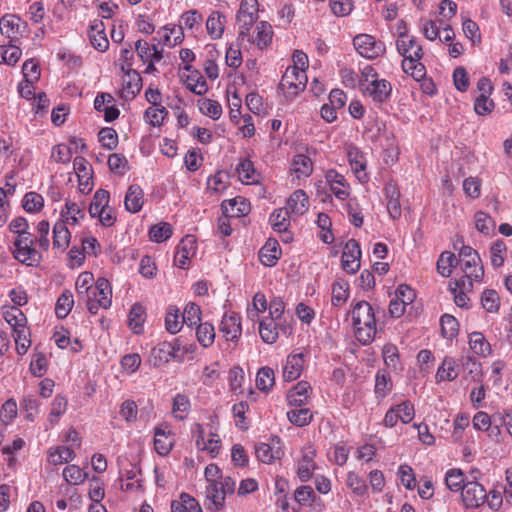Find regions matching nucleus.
I'll return each mask as SVG.
<instances>
[{"instance_id":"24","label":"nucleus","mask_w":512,"mask_h":512,"mask_svg":"<svg viewBox=\"0 0 512 512\" xmlns=\"http://www.w3.org/2000/svg\"><path fill=\"white\" fill-rule=\"evenodd\" d=\"M221 207L223 214L231 217H241L249 211V204L241 197L224 200Z\"/></svg>"},{"instance_id":"9","label":"nucleus","mask_w":512,"mask_h":512,"mask_svg":"<svg viewBox=\"0 0 512 512\" xmlns=\"http://www.w3.org/2000/svg\"><path fill=\"white\" fill-rule=\"evenodd\" d=\"M256 457L259 461L271 464L280 460L284 455L282 441L278 436L271 437L268 442H262L255 446Z\"/></svg>"},{"instance_id":"4","label":"nucleus","mask_w":512,"mask_h":512,"mask_svg":"<svg viewBox=\"0 0 512 512\" xmlns=\"http://www.w3.org/2000/svg\"><path fill=\"white\" fill-rule=\"evenodd\" d=\"M112 290L105 278H98L96 285L90 290L86 298V306L91 314H96L99 308L107 309L111 306Z\"/></svg>"},{"instance_id":"64","label":"nucleus","mask_w":512,"mask_h":512,"mask_svg":"<svg viewBox=\"0 0 512 512\" xmlns=\"http://www.w3.org/2000/svg\"><path fill=\"white\" fill-rule=\"evenodd\" d=\"M475 226L478 231L484 234H489L494 230V220L485 212L478 211L475 213Z\"/></svg>"},{"instance_id":"63","label":"nucleus","mask_w":512,"mask_h":512,"mask_svg":"<svg viewBox=\"0 0 512 512\" xmlns=\"http://www.w3.org/2000/svg\"><path fill=\"white\" fill-rule=\"evenodd\" d=\"M20 27V18L13 14H6L0 20V30L2 34L7 35L8 37L11 34L18 31Z\"/></svg>"},{"instance_id":"21","label":"nucleus","mask_w":512,"mask_h":512,"mask_svg":"<svg viewBox=\"0 0 512 512\" xmlns=\"http://www.w3.org/2000/svg\"><path fill=\"white\" fill-rule=\"evenodd\" d=\"M144 204V191L139 185L129 186L125 199L124 205L127 211L131 213L139 212Z\"/></svg>"},{"instance_id":"54","label":"nucleus","mask_w":512,"mask_h":512,"mask_svg":"<svg viewBox=\"0 0 512 512\" xmlns=\"http://www.w3.org/2000/svg\"><path fill=\"white\" fill-rule=\"evenodd\" d=\"M348 158H349V163H350L351 169L356 174L357 178L360 181H363V182L366 181L367 180V175L365 173L366 163L363 159V156L359 155V153L357 151H355V152L350 151L348 153Z\"/></svg>"},{"instance_id":"18","label":"nucleus","mask_w":512,"mask_h":512,"mask_svg":"<svg viewBox=\"0 0 512 512\" xmlns=\"http://www.w3.org/2000/svg\"><path fill=\"white\" fill-rule=\"evenodd\" d=\"M88 35L96 50L105 52L108 49L109 41L105 33V25L101 20L96 19L91 23Z\"/></svg>"},{"instance_id":"48","label":"nucleus","mask_w":512,"mask_h":512,"mask_svg":"<svg viewBox=\"0 0 512 512\" xmlns=\"http://www.w3.org/2000/svg\"><path fill=\"white\" fill-rule=\"evenodd\" d=\"M75 452L69 448L60 446L49 450V461L54 465L68 463L75 458Z\"/></svg>"},{"instance_id":"57","label":"nucleus","mask_w":512,"mask_h":512,"mask_svg":"<svg viewBox=\"0 0 512 512\" xmlns=\"http://www.w3.org/2000/svg\"><path fill=\"white\" fill-rule=\"evenodd\" d=\"M441 332L442 335L447 339L454 338L458 333V321L457 319L449 314H445L441 317Z\"/></svg>"},{"instance_id":"22","label":"nucleus","mask_w":512,"mask_h":512,"mask_svg":"<svg viewBox=\"0 0 512 512\" xmlns=\"http://www.w3.org/2000/svg\"><path fill=\"white\" fill-rule=\"evenodd\" d=\"M190 74L181 76L183 84L192 93L202 96L208 91V85L204 77L197 70L189 71Z\"/></svg>"},{"instance_id":"6","label":"nucleus","mask_w":512,"mask_h":512,"mask_svg":"<svg viewBox=\"0 0 512 512\" xmlns=\"http://www.w3.org/2000/svg\"><path fill=\"white\" fill-rule=\"evenodd\" d=\"M306 83V72L298 71L296 68H287L279 83V89L287 98L292 99L304 91Z\"/></svg>"},{"instance_id":"2","label":"nucleus","mask_w":512,"mask_h":512,"mask_svg":"<svg viewBox=\"0 0 512 512\" xmlns=\"http://www.w3.org/2000/svg\"><path fill=\"white\" fill-rule=\"evenodd\" d=\"M352 324L357 340L370 344L376 335V319L372 306L367 301L357 302L352 311Z\"/></svg>"},{"instance_id":"58","label":"nucleus","mask_w":512,"mask_h":512,"mask_svg":"<svg viewBox=\"0 0 512 512\" xmlns=\"http://www.w3.org/2000/svg\"><path fill=\"white\" fill-rule=\"evenodd\" d=\"M92 281L93 275L89 272L81 273L76 280L75 286L77 293L84 301L88 297L90 290L93 289V286L91 285Z\"/></svg>"},{"instance_id":"61","label":"nucleus","mask_w":512,"mask_h":512,"mask_svg":"<svg viewBox=\"0 0 512 512\" xmlns=\"http://www.w3.org/2000/svg\"><path fill=\"white\" fill-rule=\"evenodd\" d=\"M44 205L43 197L36 192H28L23 199V208L29 213L39 212Z\"/></svg>"},{"instance_id":"60","label":"nucleus","mask_w":512,"mask_h":512,"mask_svg":"<svg viewBox=\"0 0 512 512\" xmlns=\"http://www.w3.org/2000/svg\"><path fill=\"white\" fill-rule=\"evenodd\" d=\"M446 486L451 491H462L464 488V474L459 469H451L446 473L445 477Z\"/></svg>"},{"instance_id":"42","label":"nucleus","mask_w":512,"mask_h":512,"mask_svg":"<svg viewBox=\"0 0 512 512\" xmlns=\"http://www.w3.org/2000/svg\"><path fill=\"white\" fill-rule=\"evenodd\" d=\"M146 318L145 308L141 304H134L129 314V326L134 333H140L142 330L143 323Z\"/></svg>"},{"instance_id":"5","label":"nucleus","mask_w":512,"mask_h":512,"mask_svg":"<svg viewBox=\"0 0 512 512\" xmlns=\"http://www.w3.org/2000/svg\"><path fill=\"white\" fill-rule=\"evenodd\" d=\"M258 6L257 0H242L236 15L238 39L249 37L251 27L258 19Z\"/></svg>"},{"instance_id":"59","label":"nucleus","mask_w":512,"mask_h":512,"mask_svg":"<svg viewBox=\"0 0 512 512\" xmlns=\"http://www.w3.org/2000/svg\"><path fill=\"white\" fill-rule=\"evenodd\" d=\"M98 137L102 147L107 150H113L118 145V135L113 128H102L98 133Z\"/></svg>"},{"instance_id":"35","label":"nucleus","mask_w":512,"mask_h":512,"mask_svg":"<svg viewBox=\"0 0 512 512\" xmlns=\"http://www.w3.org/2000/svg\"><path fill=\"white\" fill-rule=\"evenodd\" d=\"M70 231L64 222H56L53 227V246L57 249H66L70 242Z\"/></svg>"},{"instance_id":"23","label":"nucleus","mask_w":512,"mask_h":512,"mask_svg":"<svg viewBox=\"0 0 512 512\" xmlns=\"http://www.w3.org/2000/svg\"><path fill=\"white\" fill-rule=\"evenodd\" d=\"M384 192L387 199V210L393 219L401 216L400 193L396 184L389 182L385 185Z\"/></svg>"},{"instance_id":"40","label":"nucleus","mask_w":512,"mask_h":512,"mask_svg":"<svg viewBox=\"0 0 512 512\" xmlns=\"http://www.w3.org/2000/svg\"><path fill=\"white\" fill-rule=\"evenodd\" d=\"M239 179L246 184H254L258 182V175L254 169L252 161L249 159L242 160L237 166Z\"/></svg>"},{"instance_id":"39","label":"nucleus","mask_w":512,"mask_h":512,"mask_svg":"<svg viewBox=\"0 0 512 512\" xmlns=\"http://www.w3.org/2000/svg\"><path fill=\"white\" fill-rule=\"evenodd\" d=\"M290 211L287 208L275 210L269 218L272 228L277 232H285L290 224Z\"/></svg>"},{"instance_id":"56","label":"nucleus","mask_w":512,"mask_h":512,"mask_svg":"<svg viewBox=\"0 0 512 512\" xmlns=\"http://www.w3.org/2000/svg\"><path fill=\"white\" fill-rule=\"evenodd\" d=\"M259 334L265 343L272 344L276 342L278 332L276 330L274 320H262L259 324Z\"/></svg>"},{"instance_id":"51","label":"nucleus","mask_w":512,"mask_h":512,"mask_svg":"<svg viewBox=\"0 0 512 512\" xmlns=\"http://www.w3.org/2000/svg\"><path fill=\"white\" fill-rule=\"evenodd\" d=\"M199 110L202 114L217 120L221 117L222 107L218 101L212 99H200L197 102Z\"/></svg>"},{"instance_id":"19","label":"nucleus","mask_w":512,"mask_h":512,"mask_svg":"<svg viewBox=\"0 0 512 512\" xmlns=\"http://www.w3.org/2000/svg\"><path fill=\"white\" fill-rule=\"evenodd\" d=\"M311 386L306 381L298 382L287 394V401L291 407H302L307 403Z\"/></svg>"},{"instance_id":"33","label":"nucleus","mask_w":512,"mask_h":512,"mask_svg":"<svg viewBox=\"0 0 512 512\" xmlns=\"http://www.w3.org/2000/svg\"><path fill=\"white\" fill-rule=\"evenodd\" d=\"M3 317L16 333L18 328H26V316L18 307H10L3 311Z\"/></svg>"},{"instance_id":"62","label":"nucleus","mask_w":512,"mask_h":512,"mask_svg":"<svg viewBox=\"0 0 512 512\" xmlns=\"http://www.w3.org/2000/svg\"><path fill=\"white\" fill-rule=\"evenodd\" d=\"M149 235L150 238L157 243L164 242L171 237L172 227L169 223L166 222L154 225L151 227Z\"/></svg>"},{"instance_id":"16","label":"nucleus","mask_w":512,"mask_h":512,"mask_svg":"<svg viewBox=\"0 0 512 512\" xmlns=\"http://www.w3.org/2000/svg\"><path fill=\"white\" fill-rule=\"evenodd\" d=\"M196 252V240L194 236L187 235L178 245V250L174 257L175 265L184 269L191 256Z\"/></svg>"},{"instance_id":"13","label":"nucleus","mask_w":512,"mask_h":512,"mask_svg":"<svg viewBox=\"0 0 512 512\" xmlns=\"http://www.w3.org/2000/svg\"><path fill=\"white\" fill-rule=\"evenodd\" d=\"M295 501L301 506H309L314 511H322L324 509L323 501L316 496L311 486H299L294 492Z\"/></svg>"},{"instance_id":"41","label":"nucleus","mask_w":512,"mask_h":512,"mask_svg":"<svg viewBox=\"0 0 512 512\" xmlns=\"http://www.w3.org/2000/svg\"><path fill=\"white\" fill-rule=\"evenodd\" d=\"M287 417L292 424L303 427L311 422L313 415L308 408L294 407L287 412Z\"/></svg>"},{"instance_id":"52","label":"nucleus","mask_w":512,"mask_h":512,"mask_svg":"<svg viewBox=\"0 0 512 512\" xmlns=\"http://www.w3.org/2000/svg\"><path fill=\"white\" fill-rule=\"evenodd\" d=\"M275 383L273 369L262 367L259 369L256 377V386L261 391H269Z\"/></svg>"},{"instance_id":"26","label":"nucleus","mask_w":512,"mask_h":512,"mask_svg":"<svg viewBox=\"0 0 512 512\" xmlns=\"http://www.w3.org/2000/svg\"><path fill=\"white\" fill-rule=\"evenodd\" d=\"M290 170L292 175L297 179L305 178L311 175L313 171V163L308 156L304 154H297L292 160Z\"/></svg>"},{"instance_id":"28","label":"nucleus","mask_w":512,"mask_h":512,"mask_svg":"<svg viewBox=\"0 0 512 512\" xmlns=\"http://www.w3.org/2000/svg\"><path fill=\"white\" fill-rule=\"evenodd\" d=\"M309 207V198L305 191L299 189L291 194L287 200V209L296 215L304 214Z\"/></svg>"},{"instance_id":"47","label":"nucleus","mask_w":512,"mask_h":512,"mask_svg":"<svg viewBox=\"0 0 512 512\" xmlns=\"http://www.w3.org/2000/svg\"><path fill=\"white\" fill-rule=\"evenodd\" d=\"M457 263V259L453 253L444 251L437 261V271L443 277H449L452 273V268H454Z\"/></svg>"},{"instance_id":"34","label":"nucleus","mask_w":512,"mask_h":512,"mask_svg":"<svg viewBox=\"0 0 512 512\" xmlns=\"http://www.w3.org/2000/svg\"><path fill=\"white\" fill-rule=\"evenodd\" d=\"M110 194L107 190L99 189L95 192L89 206V214L92 218L97 217L107 204H109Z\"/></svg>"},{"instance_id":"31","label":"nucleus","mask_w":512,"mask_h":512,"mask_svg":"<svg viewBox=\"0 0 512 512\" xmlns=\"http://www.w3.org/2000/svg\"><path fill=\"white\" fill-rule=\"evenodd\" d=\"M256 38L255 40H251L250 36L248 37L249 42L255 43L260 49L266 48L272 42L273 37V29L270 23L266 21H261L256 26Z\"/></svg>"},{"instance_id":"36","label":"nucleus","mask_w":512,"mask_h":512,"mask_svg":"<svg viewBox=\"0 0 512 512\" xmlns=\"http://www.w3.org/2000/svg\"><path fill=\"white\" fill-rule=\"evenodd\" d=\"M172 352L173 347L170 345V342L159 343L151 351V361L153 362L154 366L167 363L172 358Z\"/></svg>"},{"instance_id":"30","label":"nucleus","mask_w":512,"mask_h":512,"mask_svg":"<svg viewBox=\"0 0 512 512\" xmlns=\"http://www.w3.org/2000/svg\"><path fill=\"white\" fill-rule=\"evenodd\" d=\"M172 512H203L198 501L187 493H181L179 499L171 503Z\"/></svg>"},{"instance_id":"55","label":"nucleus","mask_w":512,"mask_h":512,"mask_svg":"<svg viewBox=\"0 0 512 512\" xmlns=\"http://www.w3.org/2000/svg\"><path fill=\"white\" fill-rule=\"evenodd\" d=\"M63 477L69 484L79 485L86 480L88 474L84 472L79 466L68 465L63 470Z\"/></svg>"},{"instance_id":"1","label":"nucleus","mask_w":512,"mask_h":512,"mask_svg":"<svg viewBox=\"0 0 512 512\" xmlns=\"http://www.w3.org/2000/svg\"><path fill=\"white\" fill-rule=\"evenodd\" d=\"M204 474L208 483L205 491L206 498L210 501L207 509L212 512L220 511L225 506L226 495H232L235 492L236 482L230 476L223 477L215 464L206 466Z\"/></svg>"},{"instance_id":"53","label":"nucleus","mask_w":512,"mask_h":512,"mask_svg":"<svg viewBox=\"0 0 512 512\" xmlns=\"http://www.w3.org/2000/svg\"><path fill=\"white\" fill-rule=\"evenodd\" d=\"M179 312V309L175 306H169L166 312L165 328L171 334L178 333L184 324L183 320L179 321Z\"/></svg>"},{"instance_id":"12","label":"nucleus","mask_w":512,"mask_h":512,"mask_svg":"<svg viewBox=\"0 0 512 512\" xmlns=\"http://www.w3.org/2000/svg\"><path fill=\"white\" fill-rule=\"evenodd\" d=\"M487 492L476 481L467 482L462 489V500L466 508H478L486 502Z\"/></svg>"},{"instance_id":"7","label":"nucleus","mask_w":512,"mask_h":512,"mask_svg":"<svg viewBox=\"0 0 512 512\" xmlns=\"http://www.w3.org/2000/svg\"><path fill=\"white\" fill-rule=\"evenodd\" d=\"M461 270L464 276L455 281V285L459 289H466L467 285L472 287L471 280L480 281L484 275L483 265L481 264V258L478 253H473L471 258L459 260Z\"/></svg>"},{"instance_id":"29","label":"nucleus","mask_w":512,"mask_h":512,"mask_svg":"<svg viewBox=\"0 0 512 512\" xmlns=\"http://www.w3.org/2000/svg\"><path fill=\"white\" fill-rule=\"evenodd\" d=\"M154 447L158 454L167 455L173 447V438L166 427H157L154 433Z\"/></svg>"},{"instance_id":"32","label":"nucleus","mask_w":512,"mask_h":512,"mask_svg":"<svg viewBox=\"0 0 512 512\" xmlns=\"http://www.w3.org/2000/svg\"><path fill=\"white\" fill-rule=\"evenodd\" d=\"M458 364L452 357L446 356L438 368L436 378L438 381H453L458 376Z\"/></svg>"},{"instance_id":"14","label":"nucleus","mask_w":512,"mask_h":512,"mask_svg":"<svg viewBox=\"0 0 512 512\" xmlns=\"http://www.w3.org/2000/svg\"><path fill=\"white\" fill-rule=\"evenodd\" d=\"M325 179L337 199L345 200L349 196L350 186L342 174L330 169L325 173Z\"/></svg>"},{"instance_id":"38","label":"nucleus","mask_w":512,"mask_h":512,"mask_svg":"<svg viewBox=\"0 0 512 512\" xmlns=\"http://www.w3.org/2000/svg\"><path fill=\"white\" fill-rule=\"evenodd\" d=\"M469 345L471 350L480 356H487L491 352L489 342L485 339L482 333L473 332L469 337Z\"/></svg>"},{"instance_id":"45","label":"nucleus","mask_w":512,"mask_h":512,"mask_svg":"<svg viewBox=\"0 0 512 512\" xmlns=\"http://www.w3.org/2000/svg\"><path fill=\"white\" fill-rule=\"evenodd\" d=\"M349 296V284L344 280H336L332 285V304L334 306L343 305Z\"/></svg>"},{"instance_id":"46","label":"nucleus","mask_w":512,"mask_h":512,"mask_svg":"<svg viewBox=\"0 0 512 512\" xmlns=\"http://www.w3.org/2000/svg\"><path fill=\"white\" fill-rule=\"evenodd\" d=\"M196 337L204 348L210 347L215 339L214 326L208 322L199 324L196 329Z\"/></svg>"},{"instance_id":"8","label":"nucleus","mask_w":512,"mask_h":512,"mask_svg":"<svg viewBox=\"0 0 512 512\" xmlns=\"http://www.w3.org/2000/svg\"><path fill=\"white\" fill-rule=\"evenodd\" d=\"M353 45L357 52L367 59H375L384 54L386 47L369 34H359L354 37Z\"/></svg>"},{"instance_id":"43","label":"nucleus","mask_w":512,"mask_h":512,"mask_svg":"<svg viewBox=\"0 0 512 512\" xmlns=\"http://www.w3.org/2000/svg\"><path fill=\"white\" fill-rule=\"evenodd\" d=\"M224 16L219 12H213L206 21V28L213 39L220 38L224 31Z\"/></svg>"},{"instance_id":"27","label":"nucleus","mask_w":512,"mask_h":512,"mask_svg":"<svg viewBox=\"0 0 512 512\" xmlns=\"http://www.w3.org/2000/svg\"><path fill=\"white\" fill-rule=\"evenodd\" d=\"M279 243L275 239H268L259 251V259L265 266H274L279 259Z\"/></svg>"},{"instance_id":"37","label":"nucleus","mask_w":512,"mask_h":512,"mask_svg":"<svg viewBox=\"0 0 512 512\" xmlns=\"http://www.w3.org/2000/svg\"><path fill=\"white\" fill-rule=\"evenodd\" d=\"M417 46L420 45L416 42L415 37L409 35L406 28L404 27V31L399 32L398 39L396 41V47L399 54L402 56L413 54V51Z\"/></svg>"},{"instance_id":"50","label":"nucleus","mask_w":512,"mask_h":512,"mask_svg":"<svg viewBox=\"0 0 512 512\" xmlns=\"http://www.w3.org/2000/svg\"><path fill=\"white\" fill-rule=\"evenodd\" d=\"M202 21L201 13L195 9L184 12L180 17V25L183 26V30L187 29L192 32L200 28Z\"/></svg>"},{"instance_id":"15","label":"nucleus","mask_w":512,"mask_h":512,"mask_svg":"<svg viewBox=\"0 0 512 512\" xmlns=\"http://www.w3.org/2000/svg\"><path fill=\"white\" fill-rule=\"evenodd\" d=\"M366 93L377 103L386 102L392 92V86L386 79H372L365 88Z\"/></svg>"},{"instance_id":"44","label":"nucleus","mask_w":512,"mask_h":512,"mask_svg":"<svg viewBox=\"0 0 512 512\" xmlns=\"http://www.w3.org/2000/svg\"><path fill=\"white\" fill-rule=\"evenodd\" d=\"M168 111L163 106H150L144 113V119L153 127H160L163 124Z\"/></svg>"},{"instance_id":"17","label":"nucleus","mask_w":512,"mask_h":512,"mask_svg":"<svg viewBox=\"0 0 512 512\" xmlns=\"http://www.w3.org/2000/svg\"><path fill=\"white\" fill-rule=\"evenodd\" d=\"M220 331L227 341H238L242 333L240 316L235 313L224 315L220 324Z\"/></svg>"},{"instance_id":"11","label":"nucleus","mask_w":512,"mask_h":512,"mask_svg":"<svg viewBox=\"0 0 512 512\" xmlns=\"http://www.w3.org/2000/svg\"><path fill=\"white\" fill-rule=\"evenodd\" d=\"M361 249L355 239L346 242L342 256V268L350 274L356 273L360 268Z\"/></svg>"},{"instance_id":"3","label":"nucleus","mask_w":512,"mask_h":512,"mask_svg":"<svg viewBox=\"0 0 512 512\" xmlns=\"http://www.w3.org/2000/svg\"><path fill=\"white\" fill-rule=\"evenodd\" d=\"M36 237L33 235L21 236L14 241L13 257L27 266H37L41 260V253L35 249Z\"/></svg>"},{"instance_id":"25","label":"nucleus","mask_w":512,"mask_h":512,"mask_svg":"<svg viewBox=\"0 0 512 512\" xmlns=\"http://www.w3.org/2000/svg\"><path fill=\"white\" fill-rule=\"evenodd\" d=\"M303 355H289L283 369V377L285 381H294L300 377L303 370Z\"/></svg>"},{"instance_id":"20","label":"nucleus","mask_w":512,"mask_h":512,"mask_svg":"<svg viewBox=\"0 0 512 512\" xmlns=\"http://www.w3.org/2000/svg\"><path fill=\"white\" fill-rule=\"evenodd\" d=\"M314 457L315 450L309 447L303 452V456L298 462L297 475L303 482L308 481L313 475V471L316 468Z\"/></svg>"},{"instance_id":"49","label":"nucleus","mask_w":512,"mask_h":512,"mask_svg":"<svg viewBox=\"0 0 512 512\" xmlns=\"http://www.w3.org/2000/svg\"><path fill=\"white\" fill-rule=\"evenodd\" d=\"M74 304L73 295L70 291H64L57 299L55 313L58 318L64 319L70 313Z\"/></svg>"},{"instance_id":"10","label":"nucleus","mask_w":512,"mask_h":512,"mask_svg":"<svg viewBox=\"0 0 512 512\" xmlns=\"http://www.w3.org/2000/svg\"><path fill=\"white\" fill-rule=\"evenodd\" d=\"M121 70L124 72V75L122 76V89L120 96L125 100L134 99L141 91L142 78L136 70L130 67V64H127V67L123 65Z\"/></svg>"}]
</instances>
